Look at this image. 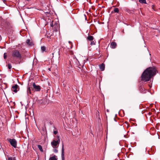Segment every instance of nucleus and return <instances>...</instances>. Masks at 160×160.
Returning a JSON list of instances; mask_svg holds the SVG:
<instances>
[{"instance_id": "obj_1", "label": "nucleus", "mask_w": 160, "mask_h": 160, "mask_svg": "<svg viewBox=\"0 0 160 160\" xmlns=\"http://www.w3.org/2000/svg\"><path fill=\"white\" fill-rule=\"evenodd\" d=\"M157 72V71L155 68H148L142 73L141 76V80L145 82L149 81L152 77L156 75Z\"/></svg>"}, {"instance_id": "obj_2", "label": "nucleus", "mask_w": 160, "mask_h": 160, "mask_svg": "<svg viewBox=\"0 0 160 160\" xmlns=\"http://www.w3.org/2000/svg\"><path fill=\"white\" fill-rule=\"evenodd\" d=\"M56 139V140H54L51 142V145L53 148H57L60 142V139L59 136H57Z\"/></svg>"}, {"instance_id": "obj_3", "label": "nucleus", "mask_w": 160, "mask_h": 160, "mask_svg": "<svg viewBox=\"0 0 160 160\" xmlns=\"http://www.w3.org/2000/svg\"><path fill=\"white\" fill-rule=\"evenodd\" d=\"M12 56L14 58H21V55L18 51L14 50L12 52Z\"/></svg>"}, {"instance_id": "obj_4", "label": "nucleus", "mask_w": 160, "mask_h": 160, "mask_svg": "<svg viewBox=\"0 0 160 160\" xmlns=\"http://www.w3.org/2000/svg\"><path fill=\"white\" fill-rule=\"evenodd\" d=\"M8 141L10 143L11 145L14 148L17 147V142L15 139H8Z\"/></svg>"}, {"instance_id": "obj_5", "label": "nucleus", "mask_w": 160, "mask_h": 160, "mask_svg": "<svg viewBox=\"0 0 160 160\" xmlns=\"http://www.w3.org/2000/svg\"><path fill=\"white\" fill-rule=\"evenodd\" d=\"M33 86L36 91H39L41 90L40 87L39 85H36L35 83H33Z\"/></svg>"}, {"instance_id": "obj_6", "label": "nucleus", "mask_w": 160, "mask_h": 160, "mask_svg": "<svg viewBox=\"0 0 160 160\" xmlns=\"http://www.w3.org/2000/svg\"><path fill=\"white\" fill-rule=\"evenodd\" d=\"M18 85L17 84L12 86V90L15 92H17V89L18 88Z\"/></svg>"}, {"instance_id": "obj_7", "label": "nucleus", "mask_w": 160, "mask_h": 160, "mask_svg": "<svg viewBox=\"0 0 160 160\" xmlns=\"http://www.w3.org/2000/svg\"><path fill=\"white\" fill-rule=\"evenodd\" d=\"M62 160H64V149L63 144H62Z\"/></svg>"}, {"instance_id": "obj_8", "label": "nucleus", "mask_w": 160, "mask_h": 160, "mask_svg": "<svg viewBox=\"0 0 160 160\" xmlns=\"http://www.w3.org/2000/svg\"><path fill=\"white\" fill-rule=\"evenodd\" d=\"M117 46V44L115 42H112L110 45V47L113 49L115 48Z\"/></svg>"}, {"instance_id": "obj_9", "label": "nucleus", "mask_w": 160, "mask_h": 160, "mask_svg": "<svg viewBox=\"0 0 160 160\" xmlns=\"http://www.w3.org/2000/svg\"><path fill=\"white\" fill-rule=\"evenodd\" d=\"M99 68L101 71H103L105 69V65L102 63L99 66Z\"/></svg>"}, {"instance_id": "obj_10", "label": "nucleus", "mask_w": 160, "mask_h": 160, "mask_svg": "<svg viewBox=\"0 0 160 160\" xmlns=\"http://www.w3.org/2000/svg\"><path fill=\"white\" fill-rule=\"evenodd\" d=\"M87 39L89 41H92L93 40L94 38L92 36H89L87 37Z\"/></svg>"}, {"instance_id": "obj_11", "label": "nucleus", "mask_w": 160, "mask_h": 160, "mask_svg": "<svg viewBox=\"0 0 160 160\" xmlns=\"http://www.w3.org/2000/svg\"><path fill=\"white\" fill-rule=\"evenodd\" d=\"M49 160H57V158L55 155L50 157Z\"/></svg>"}, {"instance_id": "obj_12", "label": "nucleus", "mask_w": 160, "mask_h": 160, "mask_svg": "<svg viewBox=\"0 0 160 160\" xmlns=\"http://www.w3.org/2000/svg\"><path fill=\"white\" fill-rule=\"evenodd\" d=\"M38 149H39V150L41 152H43V150L42 148V146L40 145H38Z\"/></svg>"}, {"instance_id": "obj_13", "label": "nucleus", "mask_w": 160, "mask_h": 160, "mask_svg": "<svg viewBox=\"0 0 160 160\" xmlns=\"http://www.w3.org/2000/svg\"><path fill=\"white\" fill-rule=\"evenodd\" d=\"M139 1L142 3H146V0H139Z\"/></svg>"}, {"instance_id": "obj_14", "label": "nucleus", "mask_w": 160, "mask_h": 160, "mask_svg": "<svg viewBox=\"0 0 160 160\" xmlns=\"http://www.w3.org/2000/svg\"><path fill=\"white\" fill-rule=\"evenodd\" d=\"M41 49L42 52L45 51L46 50V48L44 46H42L41 47Z\"/></svg>"}, {"instance_id": "obj_15", "label": "nucleus", "mask_w": 160, "mask_h": 160, "mask_svg": "<svg viewBox=\"0 0 160 160\" xmlns=\"http://www.w3.org/2000/svg\"><path fill=\"white\" fill-rule=\"evenodd\" d=\"M114 11L115 12L118 13L119 12V10L118 8H115L114 9Z\"/></svg>"}, {"instance_id": "obj_16", "label": "nucleus", "mask_w": 160, "mask_h": 160, "mask_svg": "<svg viewBox=\"0 0 160 160\" xmlns=\"http://www.w3.org/2000/svg\"><path fill=\"white\" fill-rule=\"evenodd\" d=\"M27 93H28V94L29 93L30 94H31V90H30V88H28V89H27Z\"/></svg>"}, {"instance_id": "obj_17", "label": "nucleus", "mask_w": 160, "mask_h": 160, "mask_svg": "<svg viewBox=\"0 0 160 160\" xmlns=\"http://www.w3.org/2000/svg\"><path fill=\"white\" fill-rule=\"evenodd\" d=\"M12 67V65L10 63H8V68L9 69L11 68Z\"/></svg>"}, {"instance_id": "obj_18", "label": "nucleus", "mask_w": 160, "mask_h": 160, "mask_svg": "<svg viewBox=\"0 0 160 160\" xmlns=\"http://www.w3.org/2000/svg\"><path fill=\"white\" fill-rule=\"evenodd\" d=\"M53 152L55 153H57L58 152V150L56 148H54Z\"/></svg>"}, {"instance_id": "obj_19", "label": "nucleus", "mask_w": 160, "mask_h": 160, "mask_svg": "<svg viewBox=\"0 0 160 160\" xmlns=\"http://www.w3.org/2000/svg\"><path fill=\"white\" fill-rule=\"evenodd\" d=\"M30 40L29 39H28L26 41V43L27 44H28L29 45H30Z\"/></svg>"}, {"instance_id": "obj_20", "label": "nucleus", "mask_w": 160, "mask_h": 160, "mask_svg": "<svg viewBox=\"0 0 160 160\" xmlns=\"http://www.w3.org/2000/svg\"><path fill=\"white\" fill-rule=\"evenodd\" d=\"M95 44V42L93 41H92L91 42L90 45H94Z\"/></svg>"}, {"instance_id": "obj_21", "label": "nucleus", "mask_w": 160, "mask_h": 160, "mask_svg": "<svg viewBox=\"0 0 160 160\" xmlns=\"http://www.w3.org/2000/svg\"><path fill=\"white\" fill-rule=\"evenodd\" d=\"M7 55L5 53H4V59H6L7 58Z\"/></svg>"}, {"instance_id": "obj_22", "label": "nucleus", "mask_w": 160, "mask_h": 160, "mask_svg": "<svg viewBox=\"0 0 160 160\" xmlns=\"http://www.w3.org/2000/svg\"><path fill=\"white\" fill-rule=\"evenodd\" d=\"M58 133V132L57 131H55L53 132V133L55 134H56Z\"/></svg>"}, {"instance_id": "obj_23", "label": "nucleus", "mask_w": 160, "mask_h": 160, "mask_svg": "<svg viewBox=\"0 0 160 160\" xmlns=\"http://www.w3.org/2000/svg\"><path fill=\"white\" fill-rule=\"evenodd\" d=\"M84 17H85V20H86V19H87V18H86V15H85L84 14Z\"/></svg>"}, {"instance_id": "obj_24", "label": "nucleus", "mask_w": 160, "mask_h": 160, "mask_svg": "<svg viewBox=\"0 0 160 160\" xmlns=\"http://www.w3.org/2000/svg\"><path fill=\"white\" fill-rule=\"evenodd\" d=\"M1 39H2V38H1V37L0 36V41L1 40Z\"/></svg>"}, {"instance_id": "obj_25", "label": "nucleus", "mask_w": 160, "mask_h": 160, "mask_svg": "<svg viewBox=\"0 0 160 160\" xmlns=\"http://www.w3.org/2000/svg\"><path fill=\"white\" fill-rule=\"evenodd\" d=\"M51 26L52 27H53V25H51Z\"/></svg>"}]
</instances>
